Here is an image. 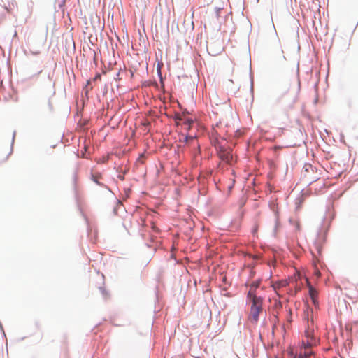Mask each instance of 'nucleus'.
<instances>
[{
	"label": "nucleus",
	"mask_w": 358,
	"mask_h": 358,
	"mask_svg": "<svg viewBox=\"0 0 358 358\" xmlns=\"http://www.w3.org/2000/svg\"><path fill=\"white\" fill-rule=\"evenodd\" d=\"M248 297L250 299L252 302L248 319L250 322L257 323L259 320V314L263 311V299L256 296L252 289H249Z\"/></svg>",
	"instance_id": "nucleus-1"
},
{
	"label": "nucleus",
	"mask_w": 358,
	"mask_h": 358,
	"mask_svg": "<svg viewBox=\"0 0 358 358\" xmlns=\"http://www.w3.org/2000/svg\"><path fill=\"white\" fill-rule=\"evenodd\" d=\"M220 158L227 164H231L233 159V155L230 150L224 149L221 147L218 150Z\"/></svg>",
	"instance_id": "nucleus-2"
},
{
	"label": "nucleus",
	"mask_w": 358,
	"mask_h": 358,
	"mask_svg": "<svg viewBox=\"0 0 358 358\" xmlns=\"http://www.w3.org/2000/svg\"><path fill=\"white\" fill-rule=\"evenodd\" d=\"M304 345V352L303 355L306 358H310V355H312V351L310 350V346L312 345L310 341H308L306 344Z\"/></svg>",
	"instance_id": "nucleus-3"
},
{
	"label": "nucleus",
	"mask_w": 358,
	"mask_h": 358,
	"mask_svg": "<svg viewBox=\"0 0 358 358\" xmlns=\"http://www.w3.org/2000/svg\"><path fill=\"white\" fill-rule=\"evenodd\" d=\"M101 178V175L99 173H92V180L96 182L97 185H101L99 182V179Z\"/></svg>",
	"instance_id": "nucleus-4"
},
{
	"label": "nucleus",
	"mask_w": 358,
	"mask_h": 358,
	"mask_svg": "<svg viewBox=\"0 0 358 358\" xmlns=\"http://www.w3.org/2000/svg\"><path fill=\"white\" fill-rule=\"evenodd\" d=\"M287 285V282L286 281H280L275 282L273 284V287L274 289L276 291L277 289H280V287H286Z\"/></svg>",
	"instance_id": "nucleus-5"
},
{
	"label": "nucleus",
	"mask_w": 358,
	"mask_h": 358,
	"mask_svg": "<svg viewBox=\"0 0 358 358\" xmlns=\"http://www.w3.org/2000/svg\"><path fill=\"white\" fill-rule=\"evenodd\" d=\"M309 294L310 298L317 297L318 295L317 290L311 286L309 287Z\"/></svg>",
	"instance_id": "nucleus-6"
},
{
	"label": "nucleus",
	"mask_w": 358,
	"mask_h": 358,
	"mask_svg": "<svg viewBox=\"0 0 358 358\" xmlns=\"http://www.w3.org/2000/svg\"><path fill=\"white\" fill-rule=\"evenodd\" d=\"M259 282H253L251 285H250V289H252L254 292H255V289L259 287Z\"/></svg>",
	"instance_id": "nucleus-7"
},
{
	"label": "nucleus",
	"mask_w": 358,
	"mask_h": 358,
	"mask_svg": "<svg viewBox=\"0 0 358 358\" xmlns=\"http://www.w3.org/2000/svg\"><path fill=\"white\" fill-rule=\"evenodd\" d=\"M293 358H306V357L303 355V352H300L299 354L294 355Z\"/></svg>",
	"instance_id": "nucleus-8"
},
{
	"label": "nucleus",
	"mask_w": 358,
	"mask_h": 358,
	"mask_svg": "<svg viewBox=\"0 0 358 358\" xmlns=\"http://www.w3.org/2000/svg\"><path fill=\"white\" fill-rule=\"evenodd\" d=\"M315 248L316 250L318 252V255H320L321 254L322 247L319 245L318 244H315Z\"/></svg>",
	"instance_id": "nucleus-9"
},
{
	"label": "nucleus",
	"mask_w": 358,
	"mask_h": 358,
	"mask_svg": "<svg viewBox=\"0 0 358 358\" xmlns=\"http://www.w3.org/2000/svg\"><path fill=\"white\" fill-rule=\"evenodd\" d=\"M287 314H288V317H287V320L288 322H291V315H292V310L290 308H289L288 310H287Z\"/></svg>",
	"instance_id": "nucleus-10"
},
{
	"label": "nucleus",
	"mask_w": 358,
	"mask_h": 358,
	"mask_svg": "<svg viewBox=\"0 0 358 358\" xmlns=\"http://www.w3.org/2000/svg\"><path fill=\"white\" fill-rule=\"evenodd\" d=\"M185 141H186V142H188L189 141H194L195 139H194V137H192V136H191V137L185 136Z\"/></svg>",
	"instance_id": "nucleus-11"
},
{
	"label": "nucleus",
	"mask_w": 358,
	"mask_h": 358,
	"mask_svg": "<svg viewBox=\"0 0 358 358\" xmlns=\"http://www.w3.org/2000/svg\"><path fill=\"white\" fill-rule=\"evenodd\" d=\"M313 303L315 306H317L318 305V301H317V297H315V298H311Z\"/></svg>",
	"instance_id": "nucleus-12"
},
{
	"label": "nucleus",
	"mask_w": 358,
	"mask_h": 358,
	"mask_svg": "<svg viewBox=\"0 0 358 358\" xmlns=\"http://www.w3.org/2000/svg\"><path fill=\"white\" fill-rule=\"evenodd\" d=\"M275 306L276 308H281L282 307L281 302L280 301H276Z\"/></svg>",
	"instance_id": "nucleus-13"
},
{
	"label": "nucleus",
	"mask_w": 358,
	"mask_h": 358,
	"mask_svg": "<svg viewBox=\"0 0 358 358\" xmlns=\"http://www.w3.org/2000/svg\"><path fill=\"white\" fill-rule=\"evenodd\" d=\"M306 334H307V336L308 337H310V334L308 332H307Z\"/></svg>",
	"instance_id": "nucleus-14"
}]
</instances>
